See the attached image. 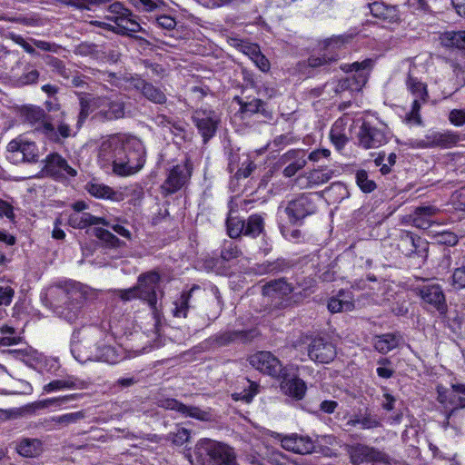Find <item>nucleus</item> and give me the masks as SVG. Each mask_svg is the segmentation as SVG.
<instances>
[{
  "mask_svg": "<svg viewBox=\"0 0 465 465\" xmlns=\"http://www.w3.org/2000/svg\"><path fill=\"white\" fill-rule=\"evenodd\" d=\"M99 160L104 168L112 167L114 174L130 176L143 168L145 149L138 139L114 135L102 143Z\"/></svg>",
  "mask_w": 465,
  "mask_h": 465,
  "instance_id": "1",
  "label": "nucleus"
},
{
  "mask_svg": "<svg viewBox=\"0 0 465 465\" xmlns=\"http://www.w3.org/2000/svg\"><path fill=\"white\" fill-rule=\"evenodd\" d=\"M41 299L58 317L73 323L83 315L86 292L79 282L64 281L47 287Z\"/></svg>",
  "mask_w": 465,
  "mask_h": 465,
  "instance_id": "2",
  "label": "nucleus"
},
{
  "mask_svg": "<svg viewBox=\"0 0 465 465\" xmlns=\"http://www.w3.org/2000/svg\"><path fill=\"white\" fill-rule=\"evenodd\" d=\"M106 21H93L92 24L119 35H132L133 33L143 30L140 24L134 18L132 13L124 5L115 2L107 7Z\"/></svg>",
  "mask_w": 465,
  "mask_h": 465,
  "instance_id": "3",
  "label": "nucleus"
},
{
  "mask_svg": "<svg viewBox=\"0 0 465 465\" xmlns=\"http://www.w3.org/2000/svg\"><path fill=\"white\" fill-rule=\"evenodd\" d=\"M26 122L35 126V130L42 133L46 138L54 143H61L62 139L71 136L72 129L65 122H60L57 128L47 118L44 109L36 106L26 107L24 110Z\"/></svg>",
  "mask_w": 465,
  "mask_h": 465,
  "instance_id": "4",
  "label": "nucleus"
},
{
  "mask_svg": "<svg viewBox=\"0 0 465 465\" xmlns=\"http://www.w3.org/2000/svg\"><path fill=\"white\" fill-rule=\"evenodd\" d=\"M161 276L156 272H148L139 275L137 280L138 299L146 302L154 319V328L157 331L160 323L161 305L158 303L157 291Z\"/></svg>",
  "mask_w": 465,
  "mask_h": 465,
  "instance_id": "5",
  "label": "nucleus"
},
{
  "mask_svg": "<svg viewBox=\"0 0 465 465\" xmlns=\"http://www.w3.org/2000/svg\"><path fill=\"white\" fill-rule=\"evenodd\" d=\"M262 295L275 307H288L302 299L301 292L295 291L292 283L284 278L270 281L262 286Z\"/></svg>",
  "mask_w": 465,
  "mask_h": 465,
  "instance_id": "6",
  "label": "nucleus"
},
{
  "mask_svg": "<svg viewBox=\"0 0 465 465\" xmlns=\"http://www.w3.org/2000/svg\"><path fill=\"white\" fill-rule=\"evenodd\" d=\"M391 134L383 123H373L364 120L357 133V143L363 149H377L386 144Z\"/></svg>",
  "mask_w": 465,
  "mask_h": 465,
  "instance_id": "7",
  "label": "nucleus"
},
{
  "mask_svg": "<svg viewBox=\"0 0 465 465\" xmlns=\"http://www.w3.org/2000/svg\"><path fill=\"white\" fill-rule=\"evenodd\" d=\"M195 453L200 457H208L213 465H238L231 447L210 439L200 440L196 444Z\"/></svg>",
  "mask_w": 465,
  "mask_h": 465,
  "instance_id": "8",
  "label": "nucleus"
},
{
  "mask_svg": "<svg viewBox=\"0 0 465 465\" xmlns=\"http://www.w3.org/2000/svg\"><path fill=\"white\" fill-rule=\"evenodd\" d=\"M286 214L291 224L300 225L307 217L316 213L317 205L311 194L302 193L296 198L289 201L286 205L280 206L281 211Z\"/></svg>",
  "mask_w": 465,
  "mask_h": 465,
  "instance_id": "9",
  "label": "nucleus"
},
{
  "mask_svg": "<svg viewBox=\"0 0 465 465\" xmlns=\"http://www.w3.org/2000/svg\"><path fill=\"white\" fill-rule=\"evenodd\" d=\"M248 361L254 369L263 374L278 379L285 375V368L271 351H257L252 354Z\"/></svg>",
  "mask_w": 465,
  "mask_h": 465,
  "instance_id": "10",
  "label": "nucleus"
},
{
  "mask_svg": "<svg viewBox=\"0 0 465 465\" xmlns=\"http://www.w3.org/2000/svg\"><path fill=\"white\" fill-rule=\"evenodd\" d=\"M193 163L186 159L184 162L173 166L161 186L166 194H172L179 191L191 178Z\"/></svg>",
  "mask_w": 465,
  "mask_h": 465,
  "instance_id": "11",
  "label": "nucleus"
},
{
  "mask_svg": "<svg viewBox=\"0 0 465 465\" xmlns=\"http://www.w3.org/2000/svg\"><path fill=\"white\" fill-rule=\"evenodd\" d=\"M98 111L93 115V119L106 123L122 119L125 114V104L122 99L108 96H99Z\"/></svg>",
  "mask_w": 465,
  "mask_h": 465,
  "instance_id": "12",
  "label": "nucleus"
},
{
  "mask_svg": "<svg viewBox=\"0 0 465 465\" xmlns=\"http://www.w3.org/2000/svg\"><path fill=\"white\" fill-rule=\"evenodd\" d=\"M351 462L353 465H381L388 464L385 453L363 444H356L350 449Z\"/></svg>",
  "mask_w": 465,
  "mask_h": 465,
  "instance_id": "13",
  "label": "nucleus"
},
{
  "mask_svg": "<svg viewBox=\"0 0 465 465\" xmlns=\"http://www.w3.org/2000/svg\"><path fill=\"white\" fill-rule=\"evenodd\" d=\"M192 119L204 143L208 142L215 134L220 122L216 113L212 110H196Z\"/></svg>",
  "mask_w": 465,
  "mask_h": 465,
  "instance_id": "14",
  "label": "nucleus"
},
{
  "mask_svg": "<svg viewBox=\"0 0 465 465\" xmlns=\"http://www.w3.org/2000/svg\"><path fill=\"white\" fill-rule=\"evenodd\" d=\"M336 354L333 343L322 337L314 338L308 346V356L315 362L329 363L334 360Z\"/></svg>",
  "mask_w": 465,
  "mask_h": 465,
  "instance_id": "15",
  "label": "nucleus"
},
{
  "mask_svg": "<svg viewBox=\"0 0 465 465\" xmlns=\"http://www.w3.org/2000/svg\"><path fill=\"white\" fill-rule=\"evenodd\" d=\"M459 142L460 136L455 132L430 131L422 139L417 140L416 143L420 148H450L454 146Z\"/></svg>",
  "mask_w": 465,
  "mask_h": 465,
  "instance_id": "16",
  "label": "nucleus"
},
{
  "mask_svg": "<svg viewBox=\"0 0 465 465\" xmlns=\"http://www.w3.org/2000/svg\"><path fill=\"white\" fill-rule=\"evenodd\" d=\"M335 171L328 166H318L295 179L296 184L302 189L313 188L328 183Z\"/></svg>",
  "mask_w": 465,
  "mask_h": 465,
  "instance_id": "17",
  "label": "nucleus"
},
{
  "mask_svg": "<svg viewBox=\"0 0 465 465\" xmlns=\"http://www.w3.org/2000/svg\"><path fill=\"white\" fill-rule=\"evenodd\" d=\"M279 163L285 165L282 171L283 175L288 178L292 177L305 167L307 163L306 153L301 149L289 150L281 156Z\"/></svg>",
  "mask_w": 465,
  "mask_h": 465,
  "instance_id": "18",
  "label": "nucleus"
},
{
  "mask_svg": "<svg viewBox=\"0 0 465 465\" xmlns=\"http://www.w3.org/2000/svg\"><path fill=\"white\" fill-rule=\"evenodd\" d=\"M417 293L422 301L432 306L439 312L443 313L446 311V300L441 287L439 284L431 283L418 287Z\"/></svg>",
  "mask_w": 465,
  "mask_h": 465,
  "instance_id": "19",
  "label": "nucleus"
},
{
  "mask_svg": "<svg viewBox=\"0 0 465 465\" xmlns=\"http://www.w3.org/2000/svg\"><path fill=\"white\" fill-rule=\"evenodd\" d=\"M44 162L45 166L42 172L47 175L63 176L67 174L74 177L77 174L76 170L71 167L67 161L57 153L48 154Z\"/></svg>",
  "mask_w": 465,
  "mask_h": 465,
  "instance_id": "20",
  "label": "nucleus"
},
{
  "mask_svg": "<svg viewBox=\"0 0 465 465\" xmlns=\"http://www.w3.org/2000/svg\"><path fill=\"white\" fill-rule=\"evenodd\" d=\"M279 437L282 447L288 451L304 455L311 453L314 449V443L309 436L292 433Z\"/></svg>",
  "mask_w": 465,
  "mask_h": 465,
  "instance_id": "21",
  "label": "nucleus"
},
{
  "mask_svg": "<svg viewBox=\"0 0 465 465\" xmlns=\"http://www.w3.org/2000/svg\"><path fill=\"white\" fill-rule=\"evenodd\" d=\"M374 64L372 59L367 58L361 62H354L351 64H343L341 69L345 73H355L353 81L356 83V88L362 87L368 80L370 72Z\"/></svg>",
  "mask_w": 465,
  "mask_h": 465,
  "instance_id": "22",
  "label": "nucleus"
},
{
  "mask_svg": "<svg viewBox=\"0 0 465 465\" xmlns=\"http://www.w3.org/2000/svg\"><path fill=\"white\" fill-rule=\"evenodd\" d=\"M401 244L402 252L406 256L417 253L424 256L428 250V242L414 233L404 231L401 234Z\"/></svg>",
  "mask_w": 465,
  "mask_h": 465,
  "instance_id": "23",
  "label": "nucleus"
},
{
  "mask_svg": "<svg viewBox=\"0 0 465 465\" xmlns=\"http://www.w3.org/2000/svg\"><path fill=\"white\" fill-rule=\"evenodd\" d=\"M159 406L166 410L176 411L184 417H191L200 420L208 419V413L206 411H202L198 407L184 405L175 399L161 400Z\"/></svg>",
  "mask_w": 465,
  "mask_h": 465,
  "instance_id": "24",
  "label": "nucleus"
},
{
  "mask_svg": "<svg viewBox=\"0 0 465 465\" xmlns=\"http://www.w3.org/2000/svg\"><path fill=\"white\" fill-rule=\"evenodd\" d=\"M327 307L331 313L351 312L355 308L354 296L349 290H341L329 300Z\"/></svg>",
  "mask_w": 465,
  "mask_h": 465,
  "instance_id": "25",
  "label": "nucleus"
},
{
  "mask_svg": "<svg viewBox=\"0 0 465 465\" xmlns=\"http://www.w3.org/2000/svg\"><path fill=\"white\" fill-rule=\"evenodd\" d=\"M360 426L361 430H373L381 426V420L376 414L368 410L364 413H354L351 415L345 423L346 430Z\"/></svg>",
  "mask_w": 465,
  "mask_h": 465,
  "instance_id": "26",
  "label": "nucleus"
},
{
  "mask_svg": "<svg viewBox=\"0 0 465 465\" xmlns=\"http://www.w3.org/2000/svg\"><path fill=\"white\" fill-rule=\"evenodd\" d=\"M440 213V209L434 205H422L413 211L414 227L421 230L429 229L432 223V217Z\"/></svg>",
  "mask_w": 465,
  "mask_h": 465,
  "instance_id": "27",
  "label": "nucleus"
},
{
  "mask_svg": "<svg viewBox=\"0 0 465 465\" xmlns=\"http://www.w3.org/2000/svg\"><path fill=\"white\" fill-rule=\"evenodd\" d=\"M350 121L351 118L344 115L337 119L331 126L330 138L338 150H341L349 141L345 130Z\"/></svg>",
  "mask_w": 465,
  "mask_h": 465,
  "instance_id": "28",
  "label": "nucleus"
},
{
  "mask_svg": "<svg viewBox=\"0 0 465 465\" xmlns=\"http://www.w3.org/2000/svg\"><path fill=\"white\" fill-rule=\"evenodd\" d=\"M68 223L70 226L78 229H84L91 225L103 224L109 226L110 222L103 217H96L89 213H74L69 216Z\"/></svg>",
  "mask_w": 465,
  "mask_h": 465,
  "instance_id": "29",
  "label": "nucleus"
},
{
  "mask_svg": "<svg viewBox=\"0 0 465 465\" xmlns=\"http://www.w3.org/2000/svg\"><path fill=\"white\" fill-rule=\"evenodd\" d=\"M86 190L91 195L96 198L109 199L114 202L124 200V193L114 191L111 187L102 183H88L86 184Z\"/></svg>",
  "mask_w": 465,
  "mask_h": 465,
  "instance_id": "30",
  "label": "nucleus"
},
{
  "mask_svg": "<svg viewBox=\"0 0 465 465\" xmlns=\"http://www.w3.org/2000/svg\"><path fill=\"white\" fill-rule=\"evenodd\" d=\"M280 379H282L281 387L285 394L296 400H301L304 397L307 387L302 379L297 377L287 379L286 373L283 377H280Z\"/></svg>",
  "mask_w": 465,
  "mask_h": 465,
  "instance_id": "31",
  "label": "nucleus"
},
{
  "mask_svg": "<svg viewBox=\"0 0 465 465\" xmlns=\"http://www.w3.org/2000/svg\"><path fill=\"white\" fill-rule=\"evenodd\" d=\"M99 96H90L83 94L79 98L80 112L78 114L77 124L81 126L83 123L92 113H96L99 108Z\"/></svg>",
  "mask_w": 465,
  "mask_h": 465,
  "instance_id": "32",
  "label": "nucleus"
},
{
  "mask_svg": "<svg viewBox=\"0 0 465 465\" xmlns=\"http://www.w3.org/2000/svg\"><path fill=\"white\" fill-rule=\"evenodd\" d=\"M84 388V382L73 377L66 379L54 380L49 383L45 384L43 388L44 391L50 393L56 391L62 390H73V389H83Z\"/></svg>",
  "mask_w": 465,
  "mask_h": 465,
  "instance_id": "33",
  "label": "nucleus"
},
{
  "mask_svg": "<svg viewBox=\"0 0 465 465\" xmlns=\"http://www.w3.org/2000/svg\"><path fill=\"white\" fill-rule=\"evenodd\" d=\"M71 351L74 359L82 363L94 361L96 357L94 355L95 348L91 346V344L83 343L82 341H73Z\"/></svg>",
  "mask_w": 465,
  "mask_h": 465,
  "instance_id": "34",
  "label": "nucleus"
},
{
  "mask_svg": "<svg viewBox=\"0 0 465 465\" xmlns=\"http://www.w3.org/2000/svg\"><path fill=\"white\" fill-rule=\"evenodd\" d=\"M250 339V332L246 331H226L214 336L213 341L218 346H226L236 341H246Z\"/></svg>",
  "mask_w": 465,
  "mask_h": 465,
  "instance_id": "35",
  "label": "nucleus"
},
{
  "mask_svg": "<svg viewBox=\"0 0 465 465\" xmlns=\"http://www.w3.org/2000/svg\"><path fill=\"white\" fill-rule=\"evenodd\" d=\"M400 337L393 333H385L376 336L374 339V348L381 353L386 354L399 345Z\"/></svg>",
  "mask_w": 465,
  "mask_h": 465,
  "instance_id": "36",
  "label": "nucleus"
},
{
  "mask_svg": "<svg viewBox=\"0 0 465 465\" xmlns=\"http://www.w3.org/2000/svg\"><path fill=\"white\" fill-rule=\"evenodd\" d=\"M235 213L236 211H234L231 205L226 219L227 232L231 238L240 237L242 234H243L245 228V221L240 219L237 215H235Z\"/></svg>",
  "mask_w": 465,
  "mask_h": 465,
  "instance_id": "37",
  "label": "nucleus"
},
{
  "mask_svg": "<svg viewBox=\"0 0 465 465\" xmlns=\"http://www.w3.org/2000/svg\"><path fill=\"white\" fill-rule=\"evenodd\" d=\"M84 417L85 413L83 411H79L59 416H54L50 418L48 422L53 423L54 429L60 430L69 426L70 424L77 423L79 420L84 419Z\"/></svg>",
  "mask_w": 465,
  "mask_h": 465,
  "instance_id": "38",
  "label": "nucleus"
},
{
  "mask_svg": "<svg viewBox=\"0 0 465 465\" xmlns=\"http://www.w3.org/2000/svg\"><path fill=\"white\" fill-rule=\"evenodd\" d=\"M440 41L447 47L465 49V31L446 32L440 36Z\"/></svg>",
  "mask_w": 465,
  "mask_h": 465,
  "instance_id": "39",
  "label": "nucleus"
},
{
  "mask_svg": "<svg viewBox=\"0 0 465 465\" xmlns=\"http://www.w3.org/2000/svg\"><path fill=\"white\" fill-rule=\"evenodd\" d=\"M17 451L25 457H35L41 452V441L36 439H24L17 445Z\"/></svg>",
  "mask_w": 465,
  "mask_h": 465,
  "instance_id": "40",
  "label": "nucleus"
},
{
  "mask_svg": "<svg viewBox=\"0 0 465 465\" xmlns=\"http://www.w3.org/2000/svg\"><path fill=\"white\" fill-rule=\"evenodd\" d=\"M45 105L48 112V114H46L47 118H49L50 122L57 128L60 122H64L65 113L61 109V105L56 99L46 101Z\"/></svg>",
  "mask_w": 465,
  "mask_h": 465,
  "instance_id": "41",
  "label": "nucleus"
},
{
  "mask_svg": "<svg viewBox=\"0 0 465 465\" xmlns=\"http://www.w3.org/2000/svg\"><path fill=\"white\" fill-rule=\"evenodd\" d=\"M406 85L408 90L416 97L422 101H425L428 93L426 85L420 82L417 77L413 76L412 73L410 72L406 79Z\"/></svg>",
  "mask_w": 465,
  "mask_h": 465,
  "instance_id": "42",
  "label": "nucleus"
},
{
  "mask_svg": "<svg viewBox=\"0 0 465 465\" xmlns=\"http://www.w3.org/2000/svg\"><path fill=\"white\" fill-rule=\"evenodd\" d=\"M7 352L13 356L14 359L19 360L28 366H33L35 362L39 361L38 352L32 348L9 350Z\"/></svg>",
  "mask_w": 465,
  "mask_h": 465,
  "instance_id": "43",
  "label": "nucleus"
},
{
  "mask_svg": "<svg viewBox=\"0 0 465 465\" xmlns=\"http://www.w3.org/2000/svg\"><path fill=\"white\" fill-rule=\"evenodd\" d=\"M263 218L259 214L251 215L245 223L243 234L252 238L260 235L263 230Z\"/></svg>",
  "mask_w": 465,
  "mask_h": 465,
  "instance_id": "44",
  "label": "nucleus"
},
{
  "mask_svg": "<svg viewBox=\"0 0 465 465\" xmlns=\"http://www.w3.org/2000/svg\"><path fill=\"white\" fill-rule=\"evenodd\" d=\"M141 93L146 99L154 104H163L167 100L166 95L160 88L155 87L153 84L148 82L143 85V89Z\"/></svg>",
  "mask_w": 465,
  "mask_h": 465,
  "instance_id": "45",
  "label": "nucleus"
},
{
  "mask_svg": "<svg viewBox=\"0 0 465 465\" xmlns=\"http://www.w3.org/2000/svg\"><path fill=\"white\" fill-rule=\"evenodd\" d=\"M94 355L96 356L94 361H104L114 364L118 361V356L114 349L107 345L96 347Z\"/></svg>",
  "mask_w": 465,
  "mask_h": 465,
  "instance_id": "46",
  "label": "nucleus"
},
{
  "mask_svg": "<svg viewBox=\"0 0 465 465\" xmlns=\"http://www.w3.org/2000/svg\"><path fill=\"white\" fill-rule=\"evenodd\" d=\"M192 292L193 290H191L190 292H183L180 296V298L175 301L174 302V311H173V315L175 317H186L187 316V312L190 308V299H191V296H192Z\"/></svg>",
  "mask_w": 465,
  "mask_h": 465,
  "instance_id": "47",
  "label": "nucleus"
},
{
  "mask_svg": "<svg viewBox=\"0 0 465 465\" xmlns=\"http://www.w3.org/2000/svg\"><path fill=\"white\" fill-rule=\"evenodd\" d=\"M339 58L338 54H327L323 50V54L321 55H312L308 58V65L310 67H321L326 64H330L332 62H336Z\"/></svg>",
  "mask_w": 465,
  "mask_h": 465,
  "instance_id": "48",
  "label": "nucleus"
},
{
  "mask_svg": "<svg viewBox=\"0 0 465 465\" xmlns=\"http://www.w3.org/2000/svg\"><path fill=\"white\" fill-rule=\"evenodd\" d=\"M369 8L373 16L383 20L390 19L393 13V9L391 7L381 2L369 4Z\"/></svg>",
  "mask_w": 465,
  "mask_h": 465,
  "instance_id": "49",
  "label": "nucleus"
},
{
  "mask_svg": "<svg viewBox=\"0 0 465 465\" xmlns=\"http://www.w3.org/2000/svg\"><path fill=\"white\" fill-rule=\"evenodd\" d=\"M355 179L358 186L364 193H371L376 188L375 182L369 178L368 173L365 170L357 171Z\"/></svg>",
  "mask_w": 465,
  "mask_h": 465,
  "instance_id": "50",
  "label": "nucleus"
},
{
  "mask_svg": "<svg viewBox=\"0 0 465 465\" xmlns=\"http://www.w3.org/2000/svg\"><path fill=\"white\" fill-rule=\"evenodd\" d=\"M348 37L342 35L332 36L322 41V50L327 54H337L336 50L340 49L347 42Z\"/></svg>",
  "mask_w": 465,
  "mask_h": 465,
  "instance_id": "51",
  "label": "nucleus"
},
{
  "mask_svg": "<svg viewBox=\"0 0 465 465\" xmlns=\"http://www.w3.org/2000/svg\"><path fill=\"white\" fill-rule=\"evenodd\" d=\"M78 394H68L61 397L50 398L41 401L37 403L40 408H48L50 406L60 407L71 401L78 399Z\"/></svg>",
  "mask_w": 465,
  "mask_h": 465,
  "instance_id": "52",
  "label": "nucleus"
},
{
  "mask_svg": "<svg viewBox=\"0 0 465 465\" xmlns=\"http://www.w3.org/2000/svg\"><path fill=\"white\" fill-rule=\"evenodd\" d=\"M20 154L24 162H36L38 159L36 144L35 143L24 142Z\"/></svg>",
  "mask_w": 465,
  "mask_h": 465,
  "instance_id": "53",
  "label": "nucleus"
},
{
  "mask_svg": "<svg viewBox=\"0 0 465 465\" xmlns=\"http://www.w3.org/2000/svg\"><path fill=\"white\" fill-rule=\"evenodd\" d=\"M0 331L3 334V337L0 338V346H10L20 341V337L15 336V331L11 326L4 325Z\"/></svg>",
  "mask_w": 465,
  "mask_h": 465,
  "instance_id": "54",
  "label": "nucleus"
},
{
  "mask_svg": "<svg viewBox=\"0 0 465 465\" xmlns=\"http://www.w3.org/2000/svg\"><path fill=\"white\" fill-rule=\"evenodd\" d=\"M95 231L96 236L111 247H122L124 244V242L108 230L98 228Z\"/></svg>",
  "mask_w": 465,
  "mask_h": 465,
  "instance_id": "55",
  "label": "nucleus"
},
{
  "mask_svg": "<svg viewBox=\"0 0 465 465\" xmlns=\"http://www.w3.org/2000/svg\"><path fill=\"white\" fill-rule=\"evenodd\" d=\"M249 388L243 390L241 392H237L232 394V397L235 401H242L246 403H249L252 401L253 397L258 393L259 385L255 382L250 381Z\"/></svg>",
  "mask_w": 465,
  "mask_h": 465,
  "instance_id": "56",
  "label": "nucleus"
},
{
  "mask_svg": "<svg viewBox=\"0 0 465 465\" xmlns=\"http://www.w3.org/2000/svg\"><path fill=\"white\" fill-rule=\"evenodd\" d=\"M190 439V430L185 428H178L176 431L168 434V440L176 446H182Z\"/></svg>",
  "mask_w": 465,
  "mask_h": 465,
  "instance_id": "57",
  "label": "nucleus"
},
{
  "mask_svg": "<svg viewBox=\"0 0 465 465\" xmlns=\"http://www.w3.org/2000/svg\"><path fill=\"white\" fill-rule=\"evenodd\" d=\"M143 64L146 70L145 75L147 77H163L165 73L163 65L152 63L149 60H143Z\"/></svg>",
  "mask_w": 465,
  "mask_h": 465,
  "instance_id": "58",
  "label": "nucleus"
},
{
  "mask_svg": "<svg viewBox=\"0 0 465 465\" xmlns=\"http://www.w3.org/2000/svg\"><path fill=\"white\" fill-rule=\"evenodd\" d=\"M451 285L455 289L465 288V265L457 267L451 275Z\"/></svg>",
  "mask_w": 465,
  "mask_h": 465,
  "instance_id": "59",
  "label": "nucleus"
},
{
  "mask_svg": "<svg viewBox=\"0 0 465 465\" xmlns=\"http://www.w3.org/2000/svg\"><path fill=\"white\" fill-rule=\"evenodd\" d=\"M240 250L238 249L237 245L234 244L232 242H226L223 244V247L221 252V257L224 261H231L240 254Z\"/></svg>",
  "mask_w": 465,
  "mask_h": 465,
  "instance_id": "60",
  "label": "nucleus"
},
{
  "mask_svg": "<svg viewBox=\"0 0 465 465\" xmlns=\"http://www.w3.org/2000/svg\"><path fill=\"white\" fill-rule=\"evenodd\" d=\"M133 5L141 11L150 12L163 5L162 0H132Z\"/></svg>",
  "mask_w": 465,
  "mask_h": 465,
  "instance_id": "61",
  "label": "nucleus"
},
{
  "mask_svg": "<svg viewBox=\"0 0 465 465\" xmlns=\"http://www.w3.org/2000/svg\"><path fill=\"white\" fill-rule=\"evenodd\" d=\"M241 111L242 113L255 114L260 112L263 107V102L261 99H252L247 103H240Z\"/></svg>",
  "mask_w": 465,
  "mask_h": 465,
  "instance_id": "62",
  "label": "nucleus"
},
{
  "mask_svg": "<svg viewBox=\"0 0 465 465\" xmlns=\"http://www.w3.org/2000/svg\"><path fill=\"white\" fill-rule=\"evenodd\" d=\"M14 295L15 291L11 286L0 285V305H10L13 301Z\"/></svg>",
  "mask_w": 465,
  "mask_h": 465,
  "instance_id": "63",
  "label": "nucleus"
},
{
  "mask_svg": "<svg viewBox=\"0 0 465 465\" xmlns=\"http://www.w3.org/2000/svg\"><path fill=\"white\" fill-rule=\"evenodd\" d=\"M449 121L455 126L465 124V107L463 109H453L449 114Z\"/></svg>",
  "mask_w": 465,
  "mask_h": 465,
  "instance_id": "64",
  "label": "nucleus"
}]
</instances>
